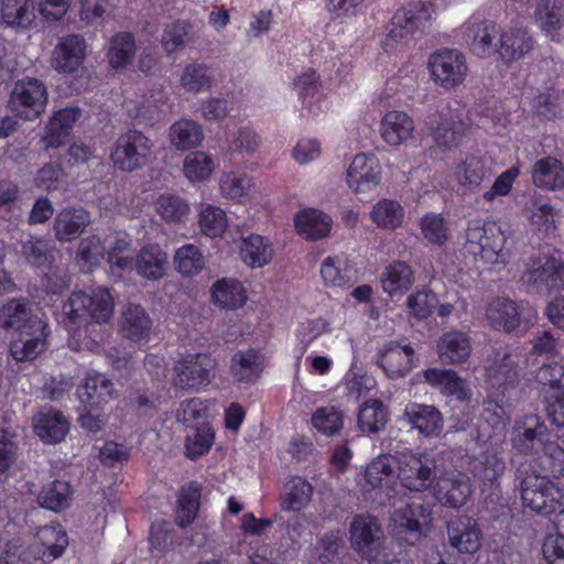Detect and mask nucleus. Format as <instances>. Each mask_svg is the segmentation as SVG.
Listing matches in <instances>:
<instances>
[{"label":"nucleus","mask_w":564,"mask_h":564,"mask_svg":"<svg viewBox=\"0 0 564 564\" xmlns=\"http://www.w3.org/2000/svg\"><path fill=\"white\" fill-rule=\"evenodd\" d=\"M312 485L301 477H294L286 484V492L282 497V509L286 511H300L311 500Z\"/></svg>","instance_id":"53"},{"label":"nucleus","mask_w":564,"mask_h":564,"mask_svg":"<svg viewBox=\"0 0 564 564\" xmlns=\"http://www.w3.org/2000/svg\"><path fill=\"white\" fill-rule=\"evenodd\" d=\"M192 25L185 21H176L166 26L162 35V45L167 54H172L191 42Z\"/></svg>","instance_id":"63"},{"label":"nucleus","mask_w":564,"mask_h":564,"mask_svg":"<svg viewBox=\"0 0 564 564\" xmlns=\"http://www.w3.org/2000/svg\"><path fill=\"white\" fill-rule=\"evenodd\" d=\"M86 41L82 35L69 34L61 37L52 52V66L59 73H74L83 64Z\"/></svg>","instance_id":"15"},{"label":"nucleus","mask_w":564,"mask_h":564,"mask_svg":"<svg viewBox=\"0 0 564 564\" xmlns=\"http://www.w3.org/2000/svg\"><path fill=\"white\" fill-rule=\"evenodd\" d=\"M399 533H409L408 543L414 544L422 535V528L431 520V508L420 502H411L393 514Z\"/></svg>","instance_id":"19"},{"label":"nucleus","mask_w":564,"mask_h":564,"mask_svg":"<svg viewBox=\"0 0 564 564\" xmlns=\"http://www.w3.org/2000/svg\"><path fill=\"white\" fill-rule=\"evenodd\" d=\"M119 326L123 337L137 343L150 337L152 319L141 305L129 304L121 313Z\"/></svg>","instance_id":"26"},{"label":"nucleus","mask_w":564,"mask_h":564,"mask_svg":"<svg viewBox=\"0 0 564 564\" xmlns=\"http://www.w3.org/2000/svg\"><path fill=\"white\" fill-rule=\"evenodd\" d=\"M253 187L251 178L246 174L227 173L220 178L221 194L230 199L242 202L249 197Z\"/></svg>","instance_id":"61"},{"label":"nucleus","mask_w":564,"mask_h":564,"mask_svg":"<svg viewBox=\"0 0 564 564\" xmlns=\"http://www.w3.org/2000/svg\"><path fill=\"white\" fill-rule=\"evenodd\" d=\"M214 433L207 424L191 427L185 438L186 456L191 459L198 458L207 453L213 445Z\"/></svg>","instance_id":"60"},{"label":"nucleus","mask_w":564,"mask_h":564,"mask_svg":"<svg viewBox=\"0 0 564 564\" xmlns=\"http://www.w3.org/2000/svg\"><path fill=\"white\" fill-rule=\"evenodd\" d=\"M156 213L167 223H184L191 213L188 202L176 194H163L155 202Z\"/></svg>","instance_id":"48"},{"label":"nucleus","mask_w":564,"mask_h":564,"mask_svg":"<svg viewBox=\"0 0 564 564\" xmlns=\"http://www.w3.org/2000/svg\"><path fill=\"white\" fill-rule=\"evenodd\" d=\"M77 393L86 408L97 409L115 397L113 383L106 376L91 371L78 387Z\"/></svg>","instance_id":"25"},{"label":"nucleus","mask_w":564,"mask_h":564,"mask_svg":"<svg viewBox=\"0 0 564 564\" xmlns=\"http://www.w3.org/2000/svg\"><path fill=\"white\" fill-rule=\"evenodd\" d=\"M534 41L524 29H509L500 34L498 54L506 63L519 61L532 52Z\"/></svg>","instance_id":"27"},{"label":"nucleus","mask_w":564,"mask_h":564,"mask_svg":"<svg viewBox=\"0 0 564 564\" xmlns=\"http://www.w3.org/2000/svg\"><path fill=\"white\" fill-rule=\"evenodd\" d=\"M35 7L32 0H2L0 8L1 21L14 30H26L35 19Z\"/></svg>","instance_id":"31"},{"label":"nucleus","mask_w":564,"mask_h":564,"mask_svg":"<svg viewBox=\"0 0 564 564\" xmlns=\"http://www.w3.org/2000/svg\"><path fill=\"white\" fill-rule=\"evenodd\" d=\"M413 355L411 346L390 343L380 354L378 365L390 378H402L412 369Z\"/></svg>","instance_id":"29"},{"label":"nucleus","mask_w":564,"mask_h":564,"mask_svg":"<svg viewBox=\"0 0 564 564\" xmlns=\"http://www.w3.org/2000/svg\"><path fill=\"white\" fill-rule=\"evenodd\" d=\"M113 313V299L107 289H98L93 295L73 292L63 304L59 323L73 335H80L82 328L88 333L89 327L107 323Z\"/></svg>","instance_id":"1"},{"label":"nucleus","mask_w":564,"mask_h":564,"mask_svg":"<svg viewBox=\"0 0 564 564\" xmlns=\"http://www.w3.org/2000/svg\"><path fill=\"white\" fill-rule=\"evenodd\" d=\"M213 170L212 158L200 151L192 152L184 161L185 176L192 182H202L208 178Z\"/></svg>","instance_id":"64"},{"label":"nucleus","mask_w":564,"mask_h":564,"mask_svg":"<svg viewBox=\"0 0 564 564\" xmlns=\"http://www.w3.org/2000/svg\"><path fill=\"white\" fill-rule=\"evenodd\" d=\"M35 434L45 443L62 442L69 431L65 415L54 409L40 411L33 419Z\"/></svg>","instance_id":"24"},{"label":"nucleus","mask_w":564,"mask_h":564,"mask_svg":"<svg viewBox=\"0 0 564 564\" xmlns=\"http://www.w3.org/2000/svg\"><path fill=\"white\" fill-rule=\"evenodd\" d=\"M380 165L375 156L357 154L347 171V182L356 192H365L380 182Z\"/></svg>","instance_id":"23"},{"label":"nucleus","mask_w":564,"mask_h":564,"mask_svg":"<svg viewBox=\"0 0 564 564\" xmlns=\"http://www.w3.org/2000/svg\"><path fill=\"white\" fill-rule=\"evenodd\" d=\"M108 262L113 268L126 270L132 268L133 257L131 250V239L124 232H117L105 240Z\"/></svg>","instance_id":"47"},{"label":"nucleus","mask_w":564,"mask_h":564,"mask_svg":"<svg viewBox=\"0 0 564 564\" xmlns=\"http://www.w3.org/2000/svg\"><path fill=\"white\" fill-rule=\"evenodd\" d=\"M46 325L41 319H32L30 328L20 332L19 338L12 341L10 351L17 361L35 359L44 348Z\"/></svg>","instance_id":"22"},{"label":"nucleus","mask_w":564,"mask_h":564,"mask_svg":"<svg viewBox=\"0 0 564 564\" xmlns=\"http://www.w3.org/2000/svg\"><path fill=\"white\" fill-rule=\"evenodd\" d=\"M171 143L178 150L185 151L198 147L203 140L199 124L192 120H180L170 128Z\"/></svg>","instance_id":"49"},{"label":"nucleus","mask_w":564,"mask_h":564,"mask_svg":"<svg viewBox=\"0 0 564 564\" xmlns=\"http://www.w3.org/2000/svg\"><path fill=\"white\" fill-rule=\"evenodd\" d=\"M431 8L422 1L409 3L398 10L387 25V34L382 42L386 52H393L408 45L415 34L423 33L431 22Z\"/></svg>","instance_id":"4"},{"label":"nucleus","mask_w":564,"mask_h":564,"mask_svg":"<svg viewBox=\"0 0 564 564\" xmlns=\"http://www.w3.org/2000/svg\"><path fill=\"white\" fill-rule=\"evenodd\" d=\"M153 142L138 130L121 133L111 149L113 165L121 171L132 172L147 164Z\"/></svg>","instance_id":"7"},{"label":"nucleus","mask_w":564,"mask_h":564,"mask_svg":"<svg viewBox=\"0 0 564 564\" xmlns=\"http://www.w3.org/2000/svg\"><path fill=\"white\" fill-rule=\"evenodd\" d=\"M532 181L541 188H564V166L555 158L546 156L538 160L532 167Z\"/></svg>","instance_id":"33"},{"label":"nucleus","mask_w":564,"mask_h":564,"mask_svg":"<svg viewBox=\"0 0 564 564\" xmlns=\"http://www.w3.org/2000/svg\"><path fill=\"white\" fill-rule=\"evenodd\" d=\"M381 283L384 292L393 295L408 290L412 285L413 272L405 262L397 261L386 269L381 276Z\"/></svg>","instance_id":"52"},{"label":"nucleus","mask_w":564,"mask_h":564,"mask_svg":"<svg viewBox=\"0 0 564 564\" xmlns=\"http://www.w3.org/2000/svg\"><path fill=\"white\" fill-rule=\"evenodd\" d=\"M466 130L463 113L447 109L432 128V138L436 148L442 151L452 150L460 143Z\"/></svg>","instance_id":"16"},{"label":"nucleus","mask_w":564,"mask_h":564,"mask_svg":"<svg viewBox=\"0 0 564 564\" xmlns=\"http://www.w3.org/2000/svg\"><path fill=\"white\" fill-rule=\"evenodd\" d=\"M55 248L45 239L31 237L22 241L21 254L32 267L50 268L55 260Z\"/></svg>","instance_id":"41"},{"label":"nucleus","mask_w":564,"mask_h":564,"mask_svg":"<svg viewBox=\"0 0 564 564\" xmlns=\"http://www.w3.org/2000/svg\"><path fill=\"white\" fill-rule=\"evenodd\" d=\"M215 368L216 361L209 355H187L174 367L175 384L181 389L198 390L212 382Z\"/></svg>","instance_id":"12"},{"label":"nucleus","mask_w":564,"mask_h":564,"mask_svg":"<svg viewBox=\"0 0 564 564\" xmlns=\"http://www.w3.org/2000/svg\"><path fill=\"white\" fill-rule=\"evenodd\" d=\"M166 260V253L159 246L151 245L142 248L133 262L141 276L160 280L164 275Z\"/></svg>","instance_id":"34"},{"label":"nucleus","mask_w":564,"mask_h":564,"mask_svg":"<svg viewBox=\"0 0 564 564\" xmlns=\"http://www.w3.org/2000/svg\"><path fill=\"white\" fill-rule=\"evenodd\" d=\"M214 303L221 308L237 310L247 300L246 291L240 281L235 279H223L212 288Z\"/></svg>","instance_id":"38"},{"label":"nucleus","mask_w":564,"mask_h":564,"mask_svg":"<svg viewBox=\"0 0 564 564\" xmlns=\"http://www.w3.org/2000/svg\"><path fill=\"white\" fill-rule=\"evenodd\" d=\"M398 477L403 487L412 491H422L438 477V465L434 456L429 454H400L397 456Z\"/></svg>","instance_id":"8"},{"label":"nucleus","mask_w":564,"mask_h":564,"mask_svg":"<svg viewBox=\"0 0 564 564\" xmlns=\"http://www.w3.org/2000/svg\"><path fill=\"white\" fill-rule=\"evenodd\" d=\"M525 212L539 228L545 230L555 228L556 212L544 197L536 194L530 195L525 203Z\"/></svg>","instance_id":"56"},{"label":"nucleus","mask_w":564,"mask_h":564,"mask_svg":"<svg viewBox=\"0 0 564 564\" xmlns=\"http://www.w3.org/2000/svg\"><path fill=\"white\" fill-rule=\"evenodd\" d=\"M213 73L206 64H188L181 76L182 86L189 93H199L210 88Z\"/></svg>","instance_id":"58"},{"label":"nucleus","mask_w":564,"mask_h":564,"mask_svg":"<svg viewBox=\"0 0 564 564\" xmlns=\"http://www.w3.org/2000/svg\"><path fill=\"white\" fill-rule=\"evenodd\" d=\"M466 239L471 252L491 263L507 262L514 247V239L508 229H502L496 223L473 220L466 229Z\"/></svg>","instance_id":"3"},{"label":"nucleus","mask_w":564,"mask_h":564,"mask_svg":"<svg viewBox=\"0 0 564 564\" xmlns=\"http://www.w3.org/2000/svg\"><path fill=\"white\" fill-rule=\"evenodd\" d=\"M524 279L538 293H550L564 284V264L555 253L531 257Z\"/></svg>","instance_id":"10"},{"label":"nucleus","mask_w":564,"mask_h":564,"mask_svg":"<svg viewBox=\"0 0 564 564\" xmlns=\"http://www.w3.org/2000/svg\"><path fill=\"white\" fill-rule=\"evenodd\" d=\"M43 546V561H52L59 557L68 545V538L61 525H46L37 532Z\"/></svg>","instance_id":"50"},{"label":"nucleus","mask_w":564,"mask_h":564,"mask_svg":"<svg viewBox=\"0 0 564 564\" xmlns=\"http://www.w3.org/2000/svg\"><path fill=\"white\" fill-rule=\"evenodd\" d=\"M486 317L497 330L510 333L520 324V313L517 304L508 299H496L487 308Z\"/></svg>","instance_id":"32"},{"label":"nucleus","mask_w":564,"mask_h":564,"mask_svg":"<svg viewBox=\"0 0 564 564\" xmlns=\"http://www.w3.org/2000/svg\"><path fill=\"white\" fill-rule=\"evenodd\" d=\"M371 219L378 227L394 229L402 224L403 208L392 199H381L372 208Z\"/></svg>","instance_id":"57"},{"label":"nucleus","mask_w":564,"mask_h":564,"mask_svg":"<svg viewBox=\"0 0 564 564\" xmlns=\"http://www.w3.org/2000/svg\"><path fill=\"white\" fill-rule=\"evenodd\" d=\"M398 459L394 455H380L375 458L365 470L366 484L375 489L382 485V481L393 475L397 469Z\"/></svg>","instance_id":"59"},{"label":"nucleus","mask_w":564,"mask_h":564,"mask_svg":"<svg viewBox=\"0 0 564 564\" xmlns=\"http://www.w3.org/2000/svg\"><path fill=\"white\" fill-rule=\"evenodd\" d=\"M448 541L459 553L475 554L481 546L482 533L475 519L459 516L447 523Z\"/></svg>","instance_id":"14"},{"label":"nucleus","mask_w":564,"mask_h":564,"mask_svg":"<svg viewBox=\"0 0 564 564\" xmlns=\"http://www.w3.org/2000/svg\"><path fill=\"white\" fill-rule=\"evenodd\" d=\"M546 434L547 426L542 417L535 414L524 415L513 427L512 446L521 454L536 455L546 443Z\"/></svg>","instance_id":"13"},{"label":"nucleus","mask_w":564,"mask_h":564,"mask_svg":"<svg viewBox=\"0 0 564 564\" xmlns=\"http://www.w3.org/2000/svg\"><path fill=\"white\" fill-rule=\"evenodd\" d=\"M429 66L434 80L447 89L460 85L468 72L465 55L451 48L433 53L429 58Z\"/></svg>","instance_id":"11"},{"label":"nucleus","mask_w":564,"mask_h":564,"mask_svg":"<svg viewBox=\"0 0 564 564\" xmlns=\"http://www.w3.org/2000/svg\"><path fill=\"white\" fill-rule=\"evenodd\" d=\"M514 480L525 507L542 516L563 510V489L546 477L539 476L530 460L518 464Z\"/></svg>","instance_id":"2"},{"label":"nucleus","mask_w":564,"mask_h":564,"mask_svg":"<svg viewBox=\"0 0 564 564\" xmlns=\"http://www.w3.org/2000/svg\"><path fill=\"white\" fill-rule=\"evenodd\" d=\"M39 502L42 507L58 511L69 506L70 487L63 480H54L44 486L39 494Z\"/></svg>","instance_id":"55"},{"label":"nucleus","mask_w":564,"mask_h":564,"mask_svg":"<svg viewBox=\"0 0 564 564\" xmlns=\"http://www.w3.org/2000/svg\"><path fill=\"white\" fill-rule=\"evenodd\" d=\"M77 108H65L56 111L47 126L46 147L58 148L65 142L75 121L79 118Z\"/></svg>","instance_id":"37"},{"label":"nucleus","mask_w":564,"mask_h":564,"mask_svg":"<svg viewBox=\"0 0 564 564\" xmlns=\"http://www.w3.org/2000/svg\"><path fill=\"white\" fill-rule=\"evenodd\" d=\"M262 359L258 351H239L231 359V372L240 382H251L262 372Z\"/></svg>","instance_id":"43"},{"label":"nucleus","mask_w":564,"mask_h":564,"mask_svg":"<svg viewBox=\"0 0 564 564\" xmlns=\"http://www.w3.org/2000/svg\"><path fill=\"white\" fill-rule=\"evenodd\" d=\"M349 541L354 551L369 564L381 561L386 551V534L382 524L375 516L362 513L351 518Z\"/></svg>","instance_id":"5"},{"label":"nucleus","mask_w":564,"mask_h":564,"mask_svg":"<svg viewBox=\"0 0 564 564\" xmlns=\"http://www.w3.org/2000/svg\"><path fill=\"white\" fill-rule=\"evenodd\" d=\"M539 28L552 40L560 41V30L564 23V9L561 2L543 1L534 12Z\"/></svg>","instance_id":"36"},{"label":"nucleus","mask_w":564,"mask_h":564,"mask_svg":"<svg viewBox=\"0 0 564 564\" xmlns=\"http://www.w3.org/2000/svg\"><path fill=\"white\" fill-rule=\"evenodd\" d=\"M471 495L469 478L462 473H452L437 477L434 487L435 498L444 506L459 508Z\"/></svg>","instance_id":"17"},{"label":"nucleus","mask_w":564,"mask_h":564,"mask_svg":"<svg viewBox=\"0 0 564 564\" xmlns=\"http://www.w3.org/2000/svg\"><path fill=\"white\" fill-rule=\"evenodd\" d=\"M490 162L478 156H469L457 167V176L463 185L479 186L492 176Z\"/></svg>","instance_id":"46"},{"label":"nucleus","mask_w":564,"mask_h":564,"mask_svg":"<svg viewBox=\"0 0 564 564\" xmlns=\"http://www.w3.org/2000/svg\"><path fill=\"white\" fill-rule=\"evenodd\" d=\"M388 412L377 399L366 401L358 411L357 424L362 433L377 434L386 429Z\"/></svg>","instance_id":"39"},{"label":"nucleus","mask_w":564,"mask_h":564,"mask_svg":"<svg viewBox=\"0 0 564 564\" xmlns=\"http://www.w3.org/2000/svg\"><path fill=\"white\" fill-rule=\"evenodd\" d=\"M506 470L503 458L495 451L482 453L473 466V474L484 485L494 486Z\"/></svg>","instance_id":"44"},{"label":"nucleus","mask_w":564,"mask_h":564,"mask_svg":"<svg viewBox=\"0 0 564 564\" xmlns=\"http://www.w3.org/2000/svg\"><path fill=\"white\" fill-rule=\"evenodd\" d=\"M321 275L329 286L351 285L356 280L355 271L339 257L326 258L321 267Z\"/></svg>","instance_id":"51"},{"label":"nucleus","mask_w":564,"mask_h":564,"mask_svg":"<svg viewBox=\"0 0 564 564\" xmlns=\"http://www.w3.org/2000/svg\"><path fill=\"white\" fill-rule=\"evenodd\" d=\"M32 319H40L31 314L28 303L23 299H14L4 304L0 312L2 327L14 328L19 332L30 328Z\"/></svg>","instance_id":"40"},{"label":"nucleus","mask_w":564,"mask_h":564,"mask_svg":"<svg viewBox=\"0 0 564 564\" xmlns=\"http://www.w3.org/2000/svg\"><path fill=\"white\" fill-rule=\"evenodd\" d=\"M382 139L392 147H398L412 139L414 122L403 111H389L381 120Z\"/></svg>","instance_id":"30"},{"label":"nucleus","mask_w":564,"mask_h":564,"mask_svg":"<svg viewBox=\"0 0 564 564\" xmlns=\"http://www.w3.org/2000/svg\"><path fill=\"white\" fill-rule=\"evenodd\" d=\"M35 185L47 192L64 191L67 187V174L61 164L48 162L37 171Z\"/></svg>","instance_id":"62"},{"label":"nucleus","mask_w":564,"mask_h":564,"mask_svg":"<svg viewBox=\"0 0 564 564\" xmlns=\"http://www.w3.org/2000/svg\"><path fill=\"white\" fill-rule=\"evenodd\" d=\"M90 214L84 208L67 207L57 213L53 223L56 240L68 242L78 238L90 225Z\"/></svg>","instance_id":"20"},{"label":"nucleus","mask_w":564,"mask_h":564,"mask_svg":"<svg viewBox=\"0 0 564 564\" xmlns=\"http://www.w3.org/2000/svg\"><path fill=\"white\" fill-rule=\"evenodd\" d=\"M240 254L251 268H261L269 263L273 257L271 243L265 242L259 235H250L243 238L240 247Z\"/></svg>","instance_id":"42"},{"label":"nucleus","mask_w":564,"mask_h":564,"mask_svg":"<svg viewBox=\"0 0 564 564\" xmlns=\"http://www.w3.org/2000/svg\"><path fill=\"white\" fill-rule=\"evenodd\" d=\"M135 55V44L132 34L120 32L113 35L109 43L108 59L112 68H126Z\"/></svg>","instance_id":"45"},{"label":"nucleus","mask_w":564,"mask_h":564,"mask_svg":"<svg viewBox=\"0 0 564 564\" xmlns=\"http://www.w3.org/2000/svg\"><path fill=\"white\" fill-rule=\"evenodd\" d=\"M47 105V89L36 78L18 80L9 98V108L24 120H35L45 111Z\"/></svg>","instance_id":"9"},{"label":"nucleus","mask_w":564,"mask_h":564,"mask_svg":"<svg viewBox=\"0 0 564 564\" xmlns=\"http://www.w3.org/2000/svg\"><path fill=\"white\" fill-rule=\"evenodd\" d=\"M200 490L198 486L189 485L182 488L178 495L175 522L185 528L196 518L199 508Z\"/></svg>","instance_id":"54"},{"label":"nucleus","mask_w":564,"mask_h":564,"mask_svg":"<svg viewBox=\"0 0 564 564\" xmlns=\"http://www.w3.org/2000/svg\"><path fill=\"white\" fill-rule=\"evenodd\" d=\"M404 417L425 437H437L444 429L443 415L434 405L413 403L405 409Z\"/></svg>","instance_id":"21"},{"label":"nucleus","mask_w":564,"mask_h":564,"mask_svg":"<svg viewBox=\"0 0 564 564\" xmlns=\"http://www.w3.org/2000/svg\"><path fill=\"white\" fill-rule=\"evenodd\" d=\"M564 367L560 364H544L535 372V382L541 386L540 394L552 424L564 427Z\"/></svg>","instance_id":"6"},{"label":"nucleus","mask_w":564,"mask_h":564,"mask_svg":"<svg viewBox=\"0 0 564 564\" xmlns=\"http://www.w3.org/2000/svg\"><path fill=\"white\" fill-rule=\"evenodd\" d=\"M436 348L438 358L442 362L447 365L464 362L471 351L468 335L460 330L444 333L438 338Z\"/></svg>","instance_id":"28"},{"label":"nucleus","mask_w":564,"mask_h":564,"mask_svg":"<svg viewBox=\"0 0 564 564\" xmlns=\"http://www.w3.org/2000/svg\"><path fill=\"white\" fill-rule=\"evenodd\" d=\"M297 232L308 240H317L327 236L332 220L324 213L307 209L299 213L294 219Z\"/></svg>","instance_id":"35"},{"label":"nucleus","mask_w":564,"mask_h":564,"mask_svg":"<svg viewBox=\"0 0 564 564\" xmlns=\"http://www.w3.org/2000/svg\"><path fill=\"white\" fill-rule=\"evenodd\" d=\"M499 28L490 21L470 23L465 31V42L470 51L479 57H489L498 52Z\"/></svg>","instance_id":"18"}]
</instances>
